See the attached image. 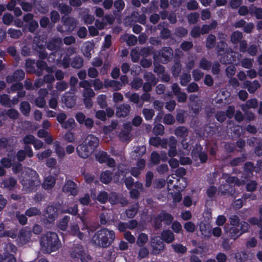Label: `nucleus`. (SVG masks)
<instances>
[{"mask_svg": "<svg viewBox=\"0 0 262 262\" xmlns=\"http://www.w3.org/2000/svg\"><path fill=\"white\" fill-rule=\"evenodd\" d=\"M99 140L95 136L88 135L81 144H79L77 148L76 151L82 158H86L90 156L98 144Z\"/></svg>", "mask_w": 262, "mask_h": 262, "instance_id": "nucleus-1", "label": "nucleus"}, {"mask_svg": "<svg viewBox=\"0 0 262 262\" xmlns=\"http://www.w3.org/2000/svg\"><path fill=\"white\" fill-rule=\"evenodd\" d=\"M40 245L42 251L47 253L57 250L61 247V243L55 232H48L42 236Z\"/></svg>", "mask_w": 262, "mask_h": 262, "instance_id": "nucleus-2", "label": "nucleus"}, {"mask_svg": "<svg viewBox=\"0 0 262 262\" xmlns=\"http://www.w3.org/2000/svg\"><path fill=\"white\" fill-rule=\"evenodd\" d=\"M20 180L23 188L28 191L35 190L40 183L39 176L36 172L29 168L22 173Z\"/></svg>", "mask_w": 262, "mask_h": 262, "instance_id": "nucleus-3", "label": "nucleus"}, {"mask_svg": "<svg viewBox=\"0 0 262 262\" xmlns=\"http://www.w3.org/2000/svg\"><path fill=\"white\" fill-rule=\"evenodd\" d=\"M115 237L113 231L103 229L94 234L92 237V242L100 247H105L113 242Z\"/></svg>", "mask_w": 262, "mask_h": 262, "instance_id": "nucleus-4", "label": "nucleus"}, {"mask_svg": "<svg viewBox=\"0 0 262 262\" xmlns=\"http://www.w3.org/2000/svg\"><path fill=\"white\" fill-rule=\"evenodd\" d=\"M71 256L75 260L80 259L81 262H89L91 260L90 256L81 246L74 247L71 253Z\"/></svg>", "mask_w": 262, "mask_h": 262, "instance_id": "nucleus-5", "label": "nucleus"}, {"mask_svg": "<svg viewBox=\"0 0 262 262\" xmlns=\"http://www.w3.org/2000/svg\"><path fill=\"white\" fill-rule=\"evenodd\" d=\"M0 236L10 237L14 238L16 237V230L10 229V226L8 224L2 223L0 224Z\"/></svg>", "mask_w": 262, "mask_h": 262, "instance_id": "nucleus-6", "label": "nucleus"}, {"mask_svg": "<svg viewBox=\"0 0 262 262\" xmlns=\"http://www.w3.org/2000/svg\"><path fill=\"white\" fill-rule=\"evenodd\" d=\"M151 246L155 254L159 253L164 248V245L159 236H155L151 239Z\"/></svg>", "mask_w": 262, "mask_h": 262, "instance_id": "nucleus-7", "label": "nucleus"}, {"mask_svg": "<svg viewBox=\"0 0 262 262\" xmlns=\"http://www.w3.org/2000/svg\"><path fill=\"white\" fill-rule=\"evenodd\" d=\"M239 226H232L229 229L228 226L226 225L224 227L225 232L229 233V236L233 239H236L242 234V232L238 228Z\"/></svg>", "mask_w": 262, "mask_h": 262, "instance_id": "nucleus-8", "label": "nucleus"}, {"mask_svg": "<svg viewBox=\"0 0 262 262\" xmlns=\"http://www.w3.org/2000/svg\"><path fill=\"white\" fill-rule=\"evenodd\" d=\"M44 216L47 218V222L51 223L55 220L57 216V209L53 206H49L47 208L46 213Z\"/></svg>", "mask_w": 262, "mask_h": 262, "instance_id": "nucleus-9", "label": "nucleus"}, {"mask_svg": "<svg viewBox=\"0 0 262 262\" xmlns=\"http://www.w3.org/2000/svg\"><path fill=\"white\" fill-rule=\"evenodd\" d=\"M63 191L64 192L75 195L77 192L76 185L72 181H68L63 187Z\"/></svg>", "mask_w": 262, "mask_h": 262, "instance_id": "nucleus-10", "label": "nucleus"}, {"mask_svg": "<svg viewBox=\"0 0 262 262\" xmlns=\"http://www.w3.org/2000/svg\"><path fill=\"white\" fill-rule=\"evenodd\" d=\"M55 182L56 179L54 177L48 176L45 178L42 187L45 189H50L54 186Z\"/></svg>", "mask_w": 262, "mask_h": 262, "instance_id": "nucleus-11", "label": "nucleus"}, {"mask_svg": "<svg viewBox=\"0 0 262 262\" xmlns=\"http://www.w3.org/2000/svg\"><path fill=\"white\" fill-rule=\"evenodd\" d=\"M166 159L167 156L165 152H161L160 155L156 152L151 154V161L155 164H158L161 160L165 161Z\"/></svg>", "mask_w": 262, "mask_h": 262, "instance_id": "nucleus-12", "label": "nucleus"}, {"mask_svg": "<svg viewBox=\"0 0 262 262\" xmlns=\"http://www.w3.org/2000/svg\"><path fill=\"white\" fill-rule=\"evenodd\" d=\"M94 45L93 42L88 41L85 42L82 48V51L83 52L84 56L88 58H90L91 57V53L92 49H93Z\"/></svg>", "mask_w": 262, "mask_h": 262, "instance_id": "nucleus-13", "label": "nucleus"}, {"mask_svg": "<svg viewBox=\"0 0 262 262\" xmlns=\"http://www.w3.org/2000/svg\"><path fill=\"white\" fill-rule=\"evenodd\" d=\"M259 86L258 82L256 80L253 81L252 83L250 81H246L243 83V88H248L250 93L254 92Z\"/></svg>", "mask_w": 262, "mask_h": 262, "instance_id": "nucleus-14", "label": "nucleus"}, {"mask_svg": "<svg viewBox=\"0 0 262 262\" xmlns=\"http://www.w3.org/2000/svg\"><path fill=\"white\" fill-rule=\"evenodd\" d=\"M187 181L185 178H180L177 179V184L173 185V187L176 188L178 192L183 190L187 186Z\"/></svg>", "mask_w": 262, "mask_h": 262, "instance_id": "nucleus-15", "label": "nucleus"}, {"mask_svg": "<svg viewBox=\"0 0 262 262\" xmlns=\"http://www.w3.org/2000/svg\"><path fill=\"white\" fill-rule=\"evenodd\" d=\"M130 106L128 105H122L117 108L116 115L118 117L126 116L129 113Z\"/></svg>", "mask_w": 262, "mask_h": 262, "instance_id": "nucleus-16", "label": "nucleus"}, {"mask_svg": "<svg viewBox=\"0 0 262 262\" xmlns=\"http://www.w3.org/2000/svg\"><path fill=\"white\" fill-rule=\"evenodd\" d=\"M149 143L155 146L161 145L163 148H166V142L165 140H161L159 137H153L150 139Z\"/></svg>", "mask_w": 262, "mask_h": 262, "instance_id": "nucleus-17", "label": "nucleus"}, {"mask_svg": "<svg viewBox=\"0 0 262 262\" xmlns=\"http://www.w3.org/2000/svg\"><path fill=\"white\" fill-rule=\"evenodd\" d=\"M158 220L160 222L164 221L166 224H169L173 220V217L168 213L162 211L158 216Z\"/></svg>", "mask_w": 262, "mask_h": 262, "instance_id": "nucleus-18", "label": "nucleus"}, {"mask_svg": "<svg viewBox=\"0 0 262 262\" xmlns=\"http://www.w3.org/2000/svg\"><path fill=\"white\" fill-rule=\"evenodd\" d=\"M170 142L169 143V150L168 151V155L169 157H174L177 154V150H176V140L175 139L172 137L170 139Z\"/></svg>", "mask_w": 262, "mask_h": 262, "instance_id": "nucleus-19", "label": "nucleus"}, {"mask_svg": "<svg viewBox=\"0 0 262 262\" xmlns=\"http://www.w3.org/2000/svg\"><path fill=\"white\" fill-rule=\"evenodd\" d=\"M76 25L75 20L72 18H67L64 23L66 29L68 31H72Z\"/></svg>", "mask_w": 262, "mask_h": 262, "instance_id": "nucleus-20", "label": "nucleus"}, {"mask_svg": "<svg viewBox=\"0 0 262 262\" xmlns=\"http://www.w3.org/2000/svg\"><path fill=\"white\" fill-rule=\"evenodd\" d=\"M162 236L163 240L166 243H171L174 240V235L169 230L163 231L162 233Z\"/></svg>", "mask_w": 262, "mask_h": 262, "instance_id": "nucleus-21", "label": "nucleus"}, {"mask_svg": "<svg viewBox=\"0 0 262 262\" xmlns=\"http://www.w3.org/2000/svg\"><path fill=\"white\" fill-rule=\"evenodd\" d=\"M52 150L50 149H47L44 151L38 152L36 154V157L39 161H42L46 158L49 157L52 154Z\"/></svg>", "mask_w": 262, "mask_h": 262, "instance_id": "nucleus-22", "label": "nucleus"}, {"mask_svg": "<svg viewBox=\"0 0 262 262\" xmlns=\"http://www.w3.org/2000/svg\"><path fill=\"white\" fill-rule=\"evenodd\" d=\"M148 239V236L146 234L142 233L138 237L137 244L139 246H142L147 242Z\"/></svg>", "mask_w": 262, "mask_h": 262, "instance_id": "nucleus-23", "label": "nucleus"}, {"mask_svg": "<svg viewBox=\"0 0 262 262\" xmlns=\"http://www.w3.org/2000/svg\"><path fill=\"white\" fill-rule=\"evenodd\" d=\"M55 151L59 158H63L65 156V151L64 149L59 145L58 142L54 143Z\"/></svg>", "mask_w": 262, "mask_h": 262, "instance_id": "nucleus-24", "label": "nucleus"}, {"mask_svg": "<svg viewBox=\"0 0 262 262\" xmlns=\"http://www.w3.org/2000/svg\"><path fill=\"white\" fill-rule=\"evenodd\" d=\"M61 44L62 42L60 39H56L49 42L48 48L51 50H55Z\"/></svg>", "mask_w": 262, "mask_h": 262, "instance_id": "nucleus-25", "label": "nucleus"}, {"mask_svg": "<svg viewBox=\"0 0 262 262\" xmlns=\"http://www.w3.org/2000/svg\"><path fill=\"white\" fill-rule=\"evenodd\" d=\"M70 220L69 216H64L59 222L58 227L62 230H66L68 227V222Z\"/></svg>", "mask_w": 262, "mask_h": 262, "instance_id": "nucleus-26", "label": "nucleus"}, {"mask_svg": "<svg viewBox=\"0 0 262 262\" xmlns=\"http://www.w3.org/2000/svg\"><path fill=\"white\" fill-rule=\"evenodd\" d=\"M122 38L123 39L126 40V43L129 46H133L137 42L136 37L133 35H125Z\"/></svg>", "mask_w": 262, "mask_h": 262, "instance_id": "nucleus-27", "label": "nucleus"}, {"mask_svg": "<svg viewBox=\"0 0 262 262\" xmlns=\"http://www.w3.org/2000/svg\"><path fill=\"white\" fill-rule=\"evenodd\" d=\"M4 186L8 189L13 188L16 184V181L13 178H9L3 182Z\"/></svg>", "mask_w": 262, "mask_h": 262, "instance_id": "nucleus-28", "label": "nucleus"}, {"mask_svg": "<svg viewBox=\"0 0 262 262\" xmlns=\"http://www.w3.org/2000/svg\"><path fill=\"white\" fill-rule=\"evenodd\" d=\"M62 101L68 107H72L74 105L75 101L74 98L71 96H63Z\"/></svg>", "mask_w": 262, "mask_h": 262, "instance_id": "nucleus-29", "label": "nucleus"}, {"mask_svg": "<svg viewBox=\"0 0 262 262\" xmlns=\"http://www.w3.org/2000/svg\"><path fill=\"white\" fill-rule=\"evenodd\" d=\"M14 156H10L9 158H5L2 159L1 163L5 167H10L12 165V161L14 159Z\"/></svg>", "mask_w": 262, "mask_h": 262, "instance_id": "nucleus-30", "label": "nucleus"}, {"mask_svg": "<svg viewBox=\"0 0 262 262\" xmlns=\"http://www.w3.org/2000/svg\"><path fill=\"white\" fill-rule=\"evenodd\" d=\"M20 110L23 114L28 115L30 111V105L28 102H23L20 105Z\"/></svg>", "mask_w": 262, "mask_h": 262, "instance_id": "nucleus-31", "label": "nucleus"}, {"mask_svg": "<svg viewBox=\"0 0 262 262\" xmlns=\"http://www.w3.org/2000/svg\"><path fill=\"white\" fill-rule=\"evenodd\" d=\"M112 179L111 173L108 171H105L102 173L100 180L102 182L105 184L109 183Z\"/></svg>", "mask_w": 262, "mask_h": 262, "instance_id": "nucleus-32", "label": "nucleus"}, {"mask_svg": "<svg viewBox=\"0 0 262 262\" xmlns=\"http://www.w3.org/2000/svg\"><path fill=\"white\" fill-rule=\"evenodd\" d=\"M40 213V210L35 207H31L26 211V215L29 217L35 216L39 214Z\"/></svg>", "mask_w": 262, "mask_h": 262, "instance_id": "nucleus-33", "label": "nucleus"}, {"mask_svg": "<svg viewBox=\"0 0 262 262\" xmlns=\"http://www.w3.org/2000/svg\"><path fill=\"white\" fill-rule=\"evenodd\" d=\"M8 34L10 37L14 38L19 37L21 35V32L19 30H16L14 29H9L8 31Z\"/></svg>", "mask_w": 262, "mask_h": 262, "instance_id": "nucleus-34", "label": "nucleus"}, {"mask_svg": "<svg viewBox=\"0 0 262 262\" xmlns=\"http://www.w3.org/2000/svg\"><path fill=\"white\" fill-rule=\"evenodd\" d=\"M226 180V181L230 184L234 183L235 184L239 186L241 185L242 183H244V181H239V180L234 177L227 176L225 178Z\"/></svg>", "mask_w": 262, "mask_h": 262, "instance_id": "nucleus-35", "label": "nucleus"}, {"mask_svg": "<svg viewBox=\"0 0 262 262\" xmlns=\"http://www.w3.org/2000/svg\"><path fill=\"white\" fill-rule=\"evenodd\" d=\"M71 232L80 239H82L83 238V234L79 231V227L77 225L74 224L71 226Z\"/></svg>", "mask_w": 262, "mask_h": 262, "instance_id": "nucleus-36", "label": "nucleus"}, {"mask_svg": "<svg viewBox=\"0 0 262 262\" xmlns=\"http://www.w3.org/2000/svg\"><path fill=\"white\" fill-rule=\"evenodd\" d=\"M0 262H16V259L12 254L5 256L0 255Z\"/></svg>", "mask_w": 262, "mask_h": 262, "instance_id": "nucleus-37", "label": "nucleus"}, {"mask_svg": "<svg viewBox=\"0 0 262 262\" xmlns=\"http://www.w3.org/2000/svg\"><path fill=\"white\" fill-rule=\"evenodd\" d=\"M242 38V34L239 32H234L231 37V40L234 43L238 42Z\"/></svg>", "mask_w": 262, "mask_h": 262, "instance_id": "nucleus-38", "label": "nucleus"}, {"mask_svg": "<svg viewBox=\"0 0 262 262\" xmlns=\"http://www.w3.org/2000/svg\"><path fill=\"white\" fill-rule=\"evenodd\" d=\"M171 246L176 252L184 253L186 251V248L181 244H173Z\"/></svg>", "mask_w": 262, "mask_h": 262, "instance_id": "nucleus-39", "label": "nucleus"}, {"mask_svg": "<svg viewBox=\"0 0 262 262\" xmlns=\"http://www.w3.org/2000/svg\"><path fill=\"white\" fill-rule=\"evenodd\" d=\"M138 207L137 205H134L132 208L126 210V215L128 217L132 218L134 217L137 212Z\"/></svg>", "mask_w": 262, "mask_h": 262, "instance_id": "nucleus-40", "label": "nucleus"}, {"mask_svg": "<svg viewBox=\"0 0 262 262\" xmlns=\"http://www.w3.org/2000/svg\"><path fill=\"white\" fill-rule=\"evenodd\" d=\"M83 64V60L80 57L75 58L72 62V66L75 68H80Z\"/></svg>", "mask_w": 262, "mask_h": 262, "instance_id": "nucleus-41", "label": "nucleus"}, {"mask_svg": "<svg viewBox=\"0 0 262 262\" xmlns=\"http://www.w3.org/2000/svg\"><path fill=\"white\" fill-rule=\"evenodd\" d=\"M75 125V120L73 118L69 119L62 124V126L67 129L73 128Z\"/></svg>", "mask_w": 262, "mask_h": 262, "instance_id": "nucleus-42", "label": "nucleus"}, {"mask_svg": "<svg viewBox=\"0 0 262 262\" xmlns=\"http://www.w3.org/2000/svg\"><path fill=\"white\" fill-rule=\"evenodd\" d=\"M233 55H231L229 54L227 55V57H228V56H232V59L228 60L227 61H225L224 60H221V61H223L225 63H232L234 62H236L237 60H239L240 59V57H239L238 54L237 53H233Z\"/></svg>", "mask_w": 262, "mask_h": 262, "instance_id": "nucleus-43", "label": "nucleus"}, {"mask_svg": "<svg viewBox=\"0 0 262 262\" xmlns=\"http://www.w3.org/2000/svg\"><path fill=\"white\" fill-rule=\"evenodd\" d=\"M13 20V17L12 15L10 14H5L3 17V23L7 25H9Z\"/></svg>", "mask_w": 262, "mask_h": 262, "instance_id": "nucleus-44", "label": "nucleus"}, {"mask_svg": "<svg viewBox=\"0 0 262 262\" xmlns=\"http://www.w3.org/2000/svg\"><path fill=\"white\" fill-rule=\"evenodd\" d=\"M98 103L101 108H104L106 106V96L104 95H101L97 98Z\"/></svg>", "mask_w": 262, "mask_h": 262, "instance_id": "nucleus-45", "label": "nucleus"}, {"mask_svg": "<svg viewBox=\"0 0 262 262\" xmlns=\"http://www.w3.org/2000/svg\"><path fill=\"white\" fill-rule=\"evenodd\" d=\"M249 222L252 225H257L259 227H262V216L259 219L256 217H251L249 220Z\"/></svg>", "mask_w": 262, "mask_h": 262, "instance_id": "nucleus-46", "label": "nucleus"}, {"mask_svg": "<svg viewBox=\"0 0 262 262\" xmlns=\"http://www.w3.org/2000/svg\"><path fill=\"white\" fill-rule=\"evenodd\" d=\"M175 134L180 137H184L187 134V129L184 127H179L175 131Z\"/></svg>", "mask_w": 262, "mask_h": 262, "instance_id": "nucleus-47", "label": "nucleus"}, {"mask_svg": "<svg viewBox=\"0 0 262 262\" xmlns=\"http://www.w3.org/2000/svg\"><path fill=\"white\" fill-rule=\"evenodd\" d=\"M184 227L185 229L189 232H194L195 229L194 224L190 222L186 223L184 226Z\"/></svg>", "mask_w": 262, "mask_h": 262, "instance_id": "nucleus-48", "label": "nucleus"}, {"mask_svg": "<svg viewBox=\"0 0 262 262\" xmlns=\"http://www.w3.org/2000/svg\"><path fill=\"white\" fill-rule=\"evenodd\" d=\"M108 158L107 154L104 151L100 152L97 156V158L100 163H105Z\"/></svg>", "mask_w": 262, "mask_h": 262, "instance_id": "nucleus-49", "label": "nucleus"}, {"mask_svg": "<svg viewBox=\"0 0 262 262\" xmlns=\"http://www.w3.org/2000/svg\"><path fill=\"white\" fill-rule=\"evenodd\" d=\"M107 194L105 191L100 192L97 196V200L102 203H104L107 200Z\"/></svg>", "mask_w": 262, "mask_h": 262, "instance_id": "nucleus-50", "label": "nucleus"}, {"mask_svg": "<svg viewBox=\"0 0 262 262\" xmlns=\"http://www.w3.org/2000/svg\"><path fill=\"white\" fill-rule=\"evenodd\" d=\"M199 17V14L197 13H191L188 16V19L190 23H196Z\"/></svg>", "mask_w": 262, "mask_h": 262, "instance_id": "nucleus-51", "label": "nucleus"}, {"mask_svg": "<svg viewBox=\"0 0 262 262\" xmlns=\"http://www.w3.org/2000/svg\"><path fill=\"white\" fill-rule=\"evenodd\" d=\"M25 73L22 70H17L13 74V77L15 80H19L24 78Z\"/></svg>", "mask_w": 262, "mask_h": 262, "instance_id": "nucleus-52", "label": "nucleus"}, {"mask_svg": "<svg viewBox=\"0 0 262 262\" xmlns=\"http://www.w3.org/2000/svg\"><path fill=\"white\" fill-rule=\"evenodd\" d=\"M124 6V3L122 0H117L114 3V7L118 11L122 10Z\"/></svg>", "mask_w": 262, "mask_h": 262, "instance_id": "nucleus-53", "label": "nucleus"}, {"mask_svg": "<svg viewBox=\"0 0 262 262\" xmlns=\"http://www.w3.org/2000/svg\"><path fill=\"white\" fill-rule=\"evenodd\" d=\"M84 22L86 24H92L95 20L94 16L93 15L86 14L84 15L83 17Z\"/></svg>", "mask_w": 262, "mask_h": 262, "instance_id": "nucleus-54", "label": "nucleus"}, {"mask_svg": "<svg viewBox=\"0 0 262 262\" xmlns=\"http://www.w3.org/2000/svg\"><path fill=\"white\" fill-rule=\"evenodd\" d=\"M108 85L112 88L114 90H120L122 87V84L118 81H111Z\"/></svg>", "mask_w": 262, "mask_h": 262, "instance_id": "nucleus-55", "label": "nucleus"}, {"mask_svg": "<svg viewBox=\"0 0 262 262\" xmlns=\"http://www.w3.org/2000/svg\"><path fill=\"white\" fill-rule=\"evenodd\" d=\"M215 39V37L214 35H210L208 36L206 42V47L208 48H211L213 47Z\"/></svg>", "mask_w": 262, "mask_h": 262, "instance_id": "nucleus-56", "label": "nucleus"}, {"mask_svg": "<svg viewBox=\"0 0 262 262\" xmlns=\"http://www.w3.org/2000/svg\"><path fill=\"white\" fill-rule=\"evenodd\" d=\"M130 56L132 57V61L134 62H137L138 61L140 58V54L136 49H133L130 53Z\"/></svg>", "mask_w": 262, "mask_h": 262, "instance_id": "nucleus-57", "label": "nucleus"}, {"mask_svg": "<svg viewBox=\"0 0 262 262\" xmlns=\"http://www.w3.org/2000/svg\"><path fill=\"white\" fill-rule=\"evenodd\" d=\"M144 115L147 120H150L154 115V112L152 110L144 109L143 111Z\"/></svg>", "mask_w": 262, "mask_h": 262, "instance_id": "nucleus-58", "label": "nucleus"}, {"mask_svg": "<svg viewBox=\"0 0 262 262\" xmlns=\"http://www.w3.org/2000/svg\"><path fill=\"white\" fill-rule=\"evenodd\" d=\"M226 221L227 219L225 216L223 215H220L217 217L215 221V223L217 226H223L226 223Z\"/></svg>", "mask_w": 262, "mask_h": 262, "instance_id": "nucleus-59", "label": "nucleus"}, {"mask_svg": "<svg viewBox=\"0 0 262 262\" xmlns=\"http://www.w3.org/2000/svg\"><path fill=\"white\" fill-rule=\"evenodd\" d=\"M80 203L83 205H88L90 202V198L89 194H85L83 196L79 199Z\"/></svg>", "mask_w": 262, "mask_h": 262, "instance_id": "nucleus-60", "label": "nucleus"}, {"mask_svg": "<svg viewBox=\"0 0 262 262\" xmlns=\"http://www.w3.org/2000/svg\"><path fill=\"white\" fill-rule=\"evenodd\" d=\"M124 237L126 240L131 244L134 243L135 242V237L129 232H125Z\"/></svg>", "mask_w": 262, "mask_h": 262, "instance_id": "nucleus-61", "label": "nucleus"}, {"mask_svg": "<svg viewBox=\"0 0 262 262\" xmlns=\"http://www.w3.org/2000/svg\"><path fill=\"white\" fill-rule=\"evenodd\" d=\"M230 225L232 226H239V219L236 215H232L230 217Z\"/></svg>", "mask_w": 262, "mask_h": 262, "instance_id": "nucleus-62", "label": "nucleus"}, {"mask_svg": "<svg viewBox=\"0 0 262 262\" xmlns=\"http://www.w3.org/2000/svg\"><path fill=\"white\" fill-rule=\"evenodd\" d=\"M95 25L98 29L102 30L105 28L107 24L102 19V20H96Z\"/></svg>", "mask_w": 262, "mask_h": 262, "instance_id": "nucleus-63", "label": "nucleus"}, {"mask_svg": "<svg viewBox=\"0 0 262 262\" xmlns=\"http://www.w3.org/2000/svg\"><path fill=\"white\" fill-rule=\"evenodd\" d=\"M191 77L188 74H183L181 78V83L183 85H185L190 81Z\"/></svg>", "mask_w": 262, "mask_h": 262, "instance_id": "nucleus-64", "label": "nucleus"}]
</instances>
